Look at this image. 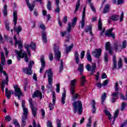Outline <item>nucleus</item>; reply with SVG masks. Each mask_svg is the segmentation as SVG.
<instances>
[{"instance_id":"nucleus-45","label":"nucleus","mask_w":127,"mask_h":127,"mask_svg":"<svg viewBox=\"0 0 127 127\" xmlns=\"http://www.w3.org/2000/svg\"><path fill=\"white\" fill-rule=\"evenodd\" d=\"M28 46L29 48H30V47H31L33 50H35L36 48V46H35V44L34 42H31L29 45H28Z\"/></svg>"},{"instance_id":"nucleus-16","label":"nucleus","mask_w":127,"mask_h":127,"mask_svg":"<svg viewBox=\"0 0 127 127\" xmlns=\"http://www.w3.org/2000/svg\"><path fill=\"white\" fill-rule=\"evenodd\" d=\"M13 22L14 26H16V23H17V11L15 10L13 13Z\"/></svg>"},{"instance_id":"nucleus-51","label":"nucleus","mask_w":127,"mask_h":127,"mask_svg":"<svg viewBox=\"0 0 127 127\" xmlns=\"http://www.w3.org/2000/svg\"><path fill=\"white\" fill-rule=\"evenodd\" d=\"M23 115L27 116V115H28V109H27V108H23Z\"/></svg>"},{"instance_id":"nucleus-20","label":"nucleus","mask_w":127,"mask_h":127,"mask_svg":"<svg viewBox=\"0 0 127 127\" xmlns=\"http://www.w3.org/2000/svg\"><path fill=\"white\" fill-rule=\"evenodd\" d=\"M74 57L75 58V63L79 64V63H80V59H79V53H78L77 51H75Z\"/></svg>"},{"instance_id":"nucleus-30","label":"nucleus","mask_w":127,"mask_h":127,"mask_svg":"<svg viewBox=\"0 0 127 127\" xmlns=\"http://www.w3.org/2000/svg\"><path fill=\"white\" fill-rule=\"evenodd\" d=\"M24 47L26 49L28 56L30 57L31 56V52H30V48H29L28 44H26L24 45Z\"/></svg>"},{"instance_id":"nucleus-38","label":"nucleus","mask_w":127,"mask_h":127,"mask_svg":"<svg viewBox=\"0 0 127 127\" xmlns=\"http://www.w3.org/2000/svg\"><path fill=\"white\" fill-rule=\"evenodd\" d=\"M61 63H60V68H59V72L60 73H61L62 71H63V68H64V65H63V61L62 60H60Z\"/></svg>"},{"instance_id":"nucleus-18","label":"nucleus","mask_w":127,"mask_h":127,"mask_svg":"<svg viewBox=\"0 0 127 127\" xmlns=\"http://www.w3.org/2000/svg\"><path fill=\"white\" fill-rule=\"evenodd\" d=\"M65 100H66V90L64 89L63 93L62 94V97L61 99V103L63 105H64L65 103Z\"/></svg>"},{"instance_id":"nucleus-7","label":"nucleus","mask_w":127,"mask_h":127,"mask_svg":"<svg viewBox=\"0 0 127 127\" xmlns=\"http://www.w3.org/2000/svg\"><path fill=\"white\" fill-rule=\"evenodd\" d=\"M54 51L55 52V59H57L58 61H60V58H61V52L59 50L56 48V44H54Z\"/></svg>"},{"instance_id":"nucleus-5","label":"nucleus","mask_w":127,"mask_h":127,"mask_svg":"<svg viewBox=\"0 0 127 127\" xmlns=\"http://www.w3.org/2000/svg\"><path fill=\"white\" fill-rule=\"evenodd\" d=\"M33 65H34V62L33 61H30L29 62L28 67L22 69L23 72L27 75H32V69Z\"/></svg>"},{"instance_id":"nucleus-63","label":"nucleus","mask_w":127,"mask_h":127,"mask_svg":"<svg viewBox=\"0 0 127 127\" xmlns=\"http://www.w3.org/2000/svg\"><path fill=\"white\" fill-rule=\"evenodd\" d=\"M127 47V41L125 40L122 44L121 49H125Z\"/></svg>"},{"instance_id":"nucleus-57","label":"nucleus","mask_w":127,"mask_h":127,"mask_svg":"<svg viewBox=\"0 0 127 127\" xmlns=\"http://www.w3.org/2000/svg\"><path fill=\"white\" fill-rule=\"evenodd\" d=\"M111 96L112 97H115V98H118V97H119V91L114 92L113 93H112Z\"/></svg>"},{"instance_id":"nucleus-55","label":"nucleus","mask_w":127,"mask_h":127,"mask_svg":"<svg viewBox=\"0 0 127 127\" xmlns=\"http://www.w3.org/2000/svg\"><path fill=\"white\" fill-rule=\"evenodd\" d=\"M56 92L57 93L60 92V83H58L56 85Z\"/></svg>"},{"instance_id":"nucleus-14","label":"nucleus","mask_w":127,"mask_h":127,"mask_svg":"<svg viewBox=\"0 0 127 127\" xmlns=\"http://www.w3.org/2000/svg\"><path fill=\"white\" fill-rule=\"evenodd\" d=\"M6 64V62H5V59H1V63L0 64V73H3L5 70H3V66H4Z\"/></svg>"},{"instance_id":"nucleus-11","label":"nucleus","mask_w":127,"mask_h":127,"mask_svg":"<svg viewBox=\"0 0 127 127\" xmlns=\"http://www.w3.org/2000/svg\"><path fill=\"white\" fill-rule=\"evenodd\" d=\"M40 62L41 63V66L40 69V73H43V70L45 68V61L44 60V57H42L40 58Z\"/></svg>"},{"instance_id":"nucleus-26","label":"nucleus","mask_w":127,"mask_h":127,"mask_svg":"<svg viewBox=\"0 0 127 127\" xmlns=\"http://www.w3.org/2000/svg\"><path fill=\"white\" fill-rule=\"evenodd\" d=\"M14 93V91H13V90L7 91V92H5V96L7 99H8V100L9 99H10V97H11V95H13Z\"/></svg>"},{"instance_id":"nucleus-54","label":"nucleus","mask_w":127,"mask_h":127,"mask_svg":"<svg viewBox=\"0 0 127 127\" xmlns=\"http://www.w3.org/2000/svg\"><path fill=\"white\" fill-rule=\"evenodd\" d=\"M67 31H68V32H71V26H72V25L71 24V23L70 22H68L67 23Z\"/></svg>"},{"instance_id":"nucleus-49","label":"nucleus","mask_w":127,"mask_h":127,"mask_svg":"<svg viewBox=\"0 0 127 127\" xmlns=\"http://www.w3.org/2000/svg\"><path fill=\"white\" fill-rule=\"evenodd\" d=\"M76 23H77V17H74L72 20V27H75V25H76Z\"/></svg>"},{"instance_id":"nucleus-29","label":"nucleus","mask_w":127,"mask_h":127,"mask_svg":"<svg viewBox=\"0 0 127 127\" xmlns=\"http://www.w3.org/2000/svg\"><path fill=\"white\" fill-rule=\"evenodd\" d=\"M104 112L105 115H106V116H108L109 121H112V120H113V118L112 117V115L111 114V113H110V111L105 110L104 111Z\"/></svg>"},{"instance_id":"nucleus-64","label":"nucleus","mask_w":127,"mask_h":127,"mask_svg":"<svg viewBox=\"0 0 127 127\" xmlns=\"http://www.w3.org/2000/svg\"><path fill=\"white\" fill-rule=\"evenodd\" d=\"M119 113H120L119 110H117L114 113V117L113 119H117V118H118V116H119Z\"/></svg>"},{"instance_id":"nucleus-36","label":"nucleus","mask_w":127,"mask_h":127,"mask_svg":"<svg viewBox=\"0 0 127 127\" xmlns=\"http://www.w3.org/2000/svg\"><path fill=\"white\" fill-rule=\"evenodd\" d=\"M96 102H95V100L92 101V113L94 114L96 113Z\"/></svg>"},{"instance_id":"nucleus-48","label":"nucleus","mask_w":127,"mask_h":127,"mask_svg":"<svg viewBox=\"0 0 127 127\" xmlns=\"http://www.w3.org/2000/svg\"><path fill=\"white\" fill-rule=\"evenodd\" d=\"M103 25V24L102 23V20L101 19H99L98 21V29L99 30H102V26Z\"/></svg>"},{"instance_id":"nucleus-46","label":"nucleus","mask_w":127,"mask_h":127,"mask_svg":"<svg viewBox=\"0 0 127 127\" xmlns=\"http://www.w3.org/2000/svg\"><path fill=\"white\" fill-rule=\"evenodd\" d=\"M18 49H20V51L21 50V48H22V42H21V40L20 39L18 40Z\"/></svg>"},{"instance_id":"nucleus-24","label":"nucleus","mask_w":127,"mask_h":127,"mask_svg":"<svg viewBox=\"0 0 127 127\" xmlns=\"http://www.w3.org/2000/svg\"><path fill=\"white\" fill-rule=\"evenodd\" d=\"M3 75L5 77H3V79H4V83L7 85H8V75H7V74L6 73V72L5 71H3Z\"/></svg>"},{"instance_id":"nucleus-31","label":"nucleus","mask_w":127,"mask_h":127,"mask_svg":"<svg viewBox=\"0 0 127 127\" xmlns=\"http://www.w3.org/2000/svg\"><path fill=\"white\" fill-rule=\"evenodd\" d=\"M113 65L114 69H117V57L116 55L113 56Z\"/></svg>"},{"instance_id":"nucleus-44","label":"nucleus","mask_w":127,"mask_h":127,"mask_svg":"<svg viewBox=\"0 0 127 127\" xmlns=\"http://www.w3.org/2000/svg\"><path fill=\"white\" fill-rule=\"evenodd\" d=\"M118 65L119 69L123 67V61L122 60V59L121 58H119Z\"/></svg>"},{"instance_id":"nucleus-60","label":"nucleus","mask_w":127,"mask_h":127,"mask_svg":"<svg viewBox=\"0 0 127 127\" xmlns=\"http://www.w3.org/2000/svg\"><path fill=\"white\" fill-rule=\"evenodd\" d=\"M104 61L106 63H108V61H109V56L107 53L104 55Z\"/></svg>"},{"instance_id":"nucleus-61","label":"nucleus","mask_w":127,"mask_h":127,"mask_svg":"<svg viewBox=\"0 0 127 127\" xmlns=\"http://www.w3.org/2000/svg\"><path fill=\"white\" fill-rule=\"evenodd\" d=\"M47 6L49 10H50V9H51V1H49V0L48 1Z\"/></svg>"},{"instance_id":"nucleus-21","label":"nucleus","mask_w":127,"mask_h":127,"mask_svg":"<svg viewBox=\"0 0 127 127\" xmlns=\"http://www.w3.org/2000/svg\"><path fill=\"white\" fill-rule=\"evenodd\" d=\"M77 71L80 72V75H82L84 72V64H79L77 68Z\"/></svg>"},{"instance_id":"nucleus-10","label":"nucleus","mask_w":127,"mask_h":127,"mask_svg":"<svg viewBox=\"0 0 127 127\" xmlns=\"http://www.w3.org/2000/svg\"><path fill=\"white\" fill-rule=\"evenodd\" d=\"M77 83V79H73L70 81V93L71 95H74L75 93V85Z\"/></svg>"},{"instance_id":"nucleus-39","label":"nucleus","mask_w":127,"mask_h":127,"mask_svg":"<svg viewBox=\"0 0 127 127\" xmlns=\"http://www.w3.org/2000/svg\"><path fill=\"white\" fill-rule=\"evenodd\" d=\"M85 31L86 33L88 32V31H90V34H91V35L92 36H93V33L92 32V26H91L87 27V28H85Z\"/></svg>"},{"instance_id":"nucleus-32","label":"nucleus","mask_w":127,"mask_h":127,"mask_svg":"<svg viewBox=\"0 0 127 127\" xmlns=\"http://www.w3.org/2000/svg\"><path fill=\"white\" fill-rule=\"evenodd\" d=\"M119 18L120 16L118 15H113L111 16V19L112 20H113V21H118Z\"/></svg>"},{"instance_id":"nucleus-13","label":"nucleus","mask_w":127,"mask_h":127,"mask_svg":"<svg viewBox=\"0 0 127 127\" xmlns=\"http://www.w3.org/2000/svg\"><path fill=\"white\" fill-rule=\"evenodd\" d=\"M121 47L122 44L120 42H117L114 44V48L116 52H117L118 50H122Z\"/></svg>"},{"instance_id":"nucleus-58","label":"nucleus","mask_w":127,"mask_h":127,"mask_svg":"<svg viewBox=\"0 0 127 127\" xmlns=\"http://www.w3.org/2000/svg\"><path fill=\"white\" fill-rule=\"evenodd\" d=\"M47 127H53V126L52 125V122L51 121H47Z\"/></svg>"},{"instance_id":"nucleus-1","label":"nucleus","mask_w":127,"mask_h":127,"mask_svg":"<svg viewBox=\"0 0 127 127\" xmlns=\"http://www.w3.org/2000/svg\"><path fill=\"white\" fill-rule=\"evenodd\" d=\"M72 106L74 114L78 112V115H82V113H83V105L81 101L73 102Z\"/></svg>"},{"instance_id":"nucleus-12","label":"nucleus","mask_w":127,"mask_h":127,"mask_svg":"<svg viewBox=\"0 0 127 127\" xmlns=\"http://www.w3.org/2000/svg\"><path fill=\"white\" fill-rule=\"evenodd\" d=\"M86 16V7H84L83 9V11L82 13V20L81 22V28H84V27L85 26V17Z\"/></svg>"},{"instance_id":"nucleus-6","label":"nucleus","mask_w":127,"mask_h":127,"mask_svg":"<svg viewBox=\"0 0 127 127\" xmlns=\"http://www.w3.org/2000/svg\"><path fill=\"white\" fill-rule=\"evenodd\" d=\"M14 95L15 97H18L19 100H20V97H23V93L21 91V89L19 88L18 85H14Z\"/></svg>"},{"instance_id":"nucleus-62","label":"nucleus","mask_w":127,"mask_h":127,"mask_svg":"<svg viewBox=\"0 0 127 127\" xmlns=\"http://www.w3.org/2000/svg\"><path fill=\"white\" fill-rule=\"evenodd\" d=\"M41 113L42 114V119H44V117H45V111L44 109H41Z\"/></svg>"},{"instance_id":"nucleus-33","label":"nucleus","mask_w":127,"mask_h":127,"mask_svg":"<svg viewBox=\"0 0 127 127\" xmlns=\"http://www.w3.org/2000/svg\"><path fill=\"white\" fill-rule=\"evenodd\" d=\"M86 58L89 62H92V56H91V54H90V52H89V51H88L87 53Z\"/></svg>"},{"instance_id":"nucleus-23","label":"nucleus","mask_w":127,"mask_h":127,"mask_svg":"<svg viewBox=\"0 0 127 127\" xmlns=\"http://www.w3.org/2000/svg\"><path fill=\"white\" fill-rule=\"evenodd\" d=\"M56 0V9H55V12H57L59 13L60 12V7H59V0Z\"/></svg>"},{"instance_id":"nucleus-4","label":"nucleus","mask_w":127,"mask_h":127,"mask_svg":"<svg viewBox=\"0 0 127 127\" xmlns=\"http://www.w3.org/2000/svg\"><path fill=\"white\" fill-rule=\"evenodd\" d=\"M15 53L17 55V59L18 61H20V58H24L25 62H28V57H27V54L25 52L22 53V50H20L19 52L17 50H15Z\"/></svg>"},{"instance_id":"nucleus-15","label":"nucleus","mask_w":127,"mask_h":127,"mask_svg":"<svg viewBox=\"0 0 127 127\" xmlns=\"http://www.w3.org/2000/svg\"><path fill=\"white\" fill-rule=\"evenodd\" d=\"M36 97H39L40 99L42 98V93H41V91L39 90L36 91L32 95V98H36Z\"/></svg>"},{"instance_id":"nucleus-25","label":"nucleus","mask_w":127,"mask_h":127,"mask_svg":"<svg viewBox=\"0 0 127 127\" xmlns=\"http://www.w3.org/2000/svg\"><path fill=\"white\" fill-rule=\"evenodd\" d=\"M91 1L92 0H87L86 2L88 3V4L90 5L92 11L96 12V8H95V6H94L93 3H91Z\"/></svg>"},{"instance_id":"nucleus-2","label":"nucleus","mask_w":127,"mask_h":127,"mask_svg":"<svg viewBox=\"0 0 127 127\" xmlns=\"http://www.w3.org/2000/svg\"><path fill=\"white\" fill-rule=\"evenodd\" d=\"M61 34L63 37H64V36L67 35V39L65 40V44H64V47L65 48L66 53V54H68V53L71 51V49L73 48V46H74V45L73 44H71L69 46L67 47L68 45L66 44L67 42H69V38L70 37V35H69V33H68V32H67V31L62 32Z\"/></svg>"},{"instance_id":"nucleus-43","label":"nucleus","mask_w":127,"mask_h":127,"mask_svg":"<svg viewBox=\"0 0 127 127\" xmlns=\"http://www.w3.org/2000/svg\"><path fill=\"white\" fill-rule=\"evenodd\" d=\"M96 64L95 63H92L91 65V73H94L95 70H96Z\"/></svg>"},{"instance_id":"nucleus-17","label":"nucleus","mask_w":127,"mask_h":127,"mask_svg":"<svg viewBox=\"0 0 127 127\" xmlns=\"http://www.w3.org/2000/svg\"><path fill=\"white\" fill-rule=\"evenodd\" d=\"M26 2L27 5H28L30 11H32L33 10V9L34 8V5H35V3L34 1H33V4H31L29 3V0H26Z\"/></svg>"},{"instance_id":"nucleus-27","label":"nucleus","mask_w":127,"mask_h":127,"mask_svg":"<svg viewBox=\"0 0 127 127\" xmlns=\"http://www.w3.org/2000/svg\"><path fill=\"white\" fill-rule=\"evenodd\" d=\"M14 30L17 33V34L19 35V32L22 31V28L21 27V26L19 25L16 27H14Z\"/></svg>"},{"instance_id":"nucleus-50","label":"nucleus","mask_w":127,"mask_h":127,"mask_svg":"<svg viewBox=\"0 0 127 127\" xmlns=\"http://www.w3.org/2000/svg\"><path fill=\"white\" fill-rule=\"evenodd\" d=\"M53 103L54 105H55V102H56V95L55 92H53Z\"/></svg>"},{"instance_id":"nucleus-52","label":"nucleus","mask_w":127,"mask_h":127,"mask_svg":"<svg viewBox=\"0 0 127 127\" xmlns=\"http://www.w3.org/2000/svg\"><path fill=\"white\" fill-rule=\"evenodd\" d=\"M114 88H115V92H118V91L120 90V87H119V83H118L117 82H116L115 84Z\"/></svg>"},{"instance_id":"nucleus-42","label":"nucleus","mask_w":127,"mask_h":127,"mask_svg":"<svg viewBox=\"0 0 127 127\" xmlns=\"http://www.w3.org/2000/svg\"><path fill=\"white\" fill-rule=\"evenodd\" d=\"M105 48L106 50H109V49H112V46H111V43L110 42H108L106 43Z\"/></svg>"},{"instance_id":"nucleus-40","label":"nucleus","mask_w":127,"mask_h":127,"mask_svg":"<svg viewBox=\"0 0 127 127\" xmlns=\"http://www.w3.org/2000/svg\"><path fill=\"white\" fill-rule=\"evenodd\" d=\"M81 86H84L86 83V78H85V76H81Z\"/></svg>"},{"instance_id":"nucleus-34","label":"nucleus","mask_w":127,"mask_h":127,"mask_svg":"<svg viewBox=\"0 0 127 127\" xmlns=\"http://www.w3.org/2000/svg\"><path fill=\"white\" fill-rule=\"evenodd\" d=\"M106 98H107V93L105 92L103 93V94L102 95V96L101 97V104L102 105H104V103L105 102V100H106Z\"/></svg>"},{"instance_id":"nucleus-19","label":"nucleus","mask_w":127,"mask_h":127,"mask_svg":"<svg viewBox=\"0 0 127 127\" xmlns=\"http://www.w3.org/2000/svg\"><path fill=\"white\" fill-rule=\"evenodd\" d=\"M47 35V33H46V32L43 31L42 32V40L44 43H47V37H46Z\"/></svg>"},{"instance_id":"nucleus-3","label":"nucleus","mask_w":127,"mask_h":127,"mask_svg":"<svg viewBox=\"0 0 127 127\" xmlns=\"http://www.w3.org/2000/svg\"><path fill=\"white\" fill-rule=\"evenodd\" d=\"M46 73H48V74L49 84V85L47 86V88L48 90H51V89L53 88V86H52V83H53V72H52L51 68H49L46 70Z\"/></svg>"},{"instance_id":"nucleus-56","label":"nucleus","mask_w":127,"mask_h":127,"mask_svg":"<svg viewBox=\"0 0 127 127\" xmlns=\"http://www.w3.org/2000/svg\"><path fill=\"white\" fill-rule=\"evenodd\" d=\"M13 124L15 126V127H20V125H19V123L17 122V121L16 120H14L13 121Z\"/></svg>"},{"instance_id":"nucleus-41","label":"nucleus","mask_w":127,"mask_h":127,"mask_svg":"<svg viewBox=\"0 0 127 127\" xmlns=\"http://www.w3.org/2000/svg\"><path fill=\"white\" fill-rule=\"evenodd\" d=\"M79 7H80V0H77V3L75 6L74 13H76V12H77V10L79 9Z\"/></svg>"},{"instance_id":"nucleus-9","label":"nucleus","mask_w":127,"mask_h":127,"mask_svg":"<svg viewBox=\"0 0 127 127\" xmlns=\"http://www.w3.org/2000/svg\"><path fill=\"white\" fill-rule=\"evenodd\" d=\"M91 54L95 57V58H100L102 54V49H95L91 52Z\"/></svg>"},{"instance_id":"nucleus-35","label":"nucleus","mask_w":127,"mask_h":127,"mask_svg":"<svg viewBox=\"0 0 127 127\" xmlns=\"http://www.w3.org/2000/svg\"><path fill=\"white\" fill-rule=\"evenodd\" d=\"M3 13L4 16H6V15H7V6L6 5H4Z\"/></svg>"},{"instance_id":"nucleus-37","label":"nucleus","mask_w":127,"mask_h":127,"mask_svg":"<svg viewBox=\"0 0 127 127\" xmlns=\"http://www.w3.org/2000/svg\"><path fill=\"white\" fill-rule=\"evenodd\" d=\"M32 114L33 116L36 117L37 115V108H32Z\"/></svg>"},{"instance_id":"nucleus-28","label":"nucleus","mask_w":127,"mask_h":127,"mask_svg":"<svg viewBox=\"0 0 127 127\" xmlns=\"http://www.w3.org/2000/svg\"><path fill=\"white\" fill-rule=\"evenodd\" d=\"M109 11H110V5L107 4L106 5H105V6L103 9V13H108Z\"/></svg>"},{"instance_id":"nucleus-47","label":"nucleus","mask_w":127,"mask_h":127,"mask_svg":"<svg viewBox=\"0 0 127 127\" xmlns=\"http://www.w3.org/2000/svg\"><path fill=\"white\" fill-rule=\"evenodd\" d=\"M29 102L30 104V107L31 109H34L35 107H34V104H33V102L32 101V99L30 98L29 99Z\"/></svg>"},{"instance_id":"nucleus-59","label":"nucleus","mask_w":127,"mask_h":127,"mask_svg":"<svg viewBox=\"0 0 127 127\" xmlns=\"http://www.w3.org/2000/svg\"><path fill=\"white\" fill-rule=\"evenodd\" d=\"M5 121L6 122H10V121H11V117H10L9 115H7L5 117Z\"/></svg>"},{"instance_id":"nucleus-22","label":"nucleus","mask_w":127,"mask_h":127,"mask_svg":"<svg viewBox=\"0 0 127 127\" xmlns=\"http://www.w3.org/2000/svg\"><path fill=\"white\" fill-rule=\"evenodd\" d=\"M26 119H27V115H22L21 127H24L25 125H26Z\"/></svg>"},{"instance_id":"nucleus-8","label":"nucleus","mask_w":127,"mask_h":127,"mask_svg":"<svg viewBox=\"0 0 127 127\" xmlns=\"http://www.w3.org/2000/svg\"><path fill=\"white\" fill-rule=\"evenodd\" d=\"M113 30H114V28H111L107 30L105 32V35H106L107 37H111V36L113 39H115L116 35L115 34V33H113Z\"/></svg>"},{"instance_id":"nucleus-53","label":"nucleus","mask_w":127,"mask_h":127,"mask_svg":"<svg viewBox=\"0 0 127 127\" xmlns=\"http://www.w3.org/2000/svg\"><path fill=\"white\" fill-rule=\"evenodd\" d=\"M92 124V118L90 117L88 119V123L86 125V127H91Z\"/></svg>"}]
</instances>
